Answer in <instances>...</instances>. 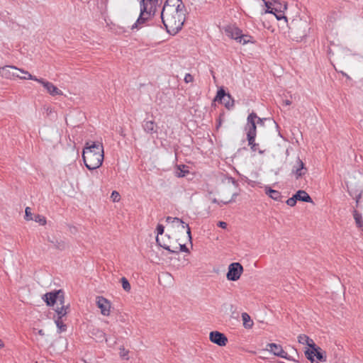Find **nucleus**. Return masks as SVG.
Segmentation results:
<instances>
[{"mask_svg":"<svg viewBox=\"0 0 363 363\" xmlns=\"http://www.w3.org/2000/svg\"><path fill=\"white\" fill-rule=\"evenodd\" d=\"M104 147L99 142H86L82 151V159L86 167L94 170L100 167L104 161Z\"/></svg>","mask_w":363,"mask_h":363,"instance_id":"1","label":"nucleus"},{"mask_svg":"<svg viewBox=\"0 0 363 363\" xmlns=\"http://www.w3.org/2000/svg\"><path fill=\"white\" fill-rule=\"evenodd\" d=\"M186 9L184 4L174 9L171 13L169 18L167 13H161L162 22L166 29V31L172 35H175L182 28L186 19Z\"/></svg>","mask_w":363,"mask_h":363,"instance_id":"2","label":"nucleus"},{"mask_svg":"<svg viewBox=\"0 0 363 363\" xmlns=\"http://www.w3.org/2000/svg\"><path fill=\"white\" fill-rule=\"evenodd\" d=\"M43 300L48 306H54L55 304H64L65 293L62 289L54 290L45 294L43 296Z\"/></svg>","mask_w":363,"mask_h":363,"instance_id":"3","label":"nucleus"},{"mask_svg":"<svg viewBox=\"0 0 363 363\" xmlns=\"http://www.w3.org/2000/svg\"><path fill=\"white\" fill-rule=\"evenodd\" d=\"M304 354L311 363L324 362L327 360L326 352L320 347L313 350H305Z\"/></svg>","mask_w":363,"mask_h":363,"instance_id":"4","label":"nucleus"},{"mask_svg":"<svg viewBox=\"0 0 363 363\" xmlns=\"http://www.w3.org/2000/svg\"><path fill=\"white\" fill-rule=\"evenodd\" d=\"M243 272V267L239 262H233L228 266V271L226 274L227 279L235 281L238 280Z\"/></svg>","mask_w":363,"mask_h":363,"instance_id":"5","label":"nucleus"},{"mask_svg":"<svg viewBox=\"0 0 363 363\" xmlns=\"http://www.w3.org/2000/svg\"><path fill=\"white\" fill-rule=\"evenodd\" d=\"M213 101L223 104L227 108H230L234 104V100L232 99L231 95L229 93H226L223 87H220L218 89Z\"/></svg>","mask_w":363,"mask_h":363,"instance_id":"6","label":"nucleus"},{"mask_svg":"<svg viewBox=\"0 0 363 363\" xmlns=\"http://www.w3.org/2000/svg\"><path fill=\"white\" fill-rule=\"evenodd\" d=\"M155 11H150V9L140 6V13L136 22L132 26L131 29L138 28L140 25L145 23L149 18V17L155 14Z\"/></svg>","mask_w":363,"mask_h":363,"instance_id":"7","label":"nucleus"},{"mask_svg":"<svg viewBox=\"0 0 363 363\" xmlns=\"http://www.w3.org/2000/svg\"><path fill=\"white\" fill-rule=\"evenodd\" d=\"M67 340L66 338L59 337L55 340L50 345V349L55 354H62L66 350L67 347Z\"/></svg>","mask_w":363,"mask_h":363,"instance_id":"8","label":"nucleus"},{"mask_svg":"<svg viewBox=\"0 0 363 363\" xmlns=\"http://www.w3.org/2000/svg\"><path fill=\"white\" fill-rule=\"evenodd\" d=\"M182 4H184L182 0H166L163 5L161 13H167V16L171 18L169 16L171 13H172L177 8L182 6Z\"/></svg>","mask_w":363,"mask_h":363,"instance_id":"9","label":"nucleus"},{"mask_svg":"<svg viewBox=\"0 0 363 363\" xmlns=\"http://www.w3.org/2000/svg\"><path fill=\"white\" fill-rule=\"evenodd\" d=\"M307 172L308 169L306 167L305 164L299 157H298L296 164L294 165L292 168L291 174H294L296 179H298L304 176Z\"/></svg>","mask_w":363,"mask_h":363,"instance_id":"10","label":"nucleus"},{"mask_svg":"<svg viewBox=\"0 0 363 363\" xmlns=\"http://www.w3.org/2000/svg\"><path fill=\"white\" fill-rule=\"evenodd\" d=\"M210 340L220 347L225 346L228 342L227 337L219 331H212L209 334Z\"/></svg>","mask_w":363,"mask_h":363,"instance_id":"11","label":"nucleus"},{"mask_svg":"<svg viewBox=\"0 0 363 363\" xmlns=\"http://www.w3.org/2000/svg\"><path fill=\"white\" fill-rule=\"evenodd\" d=\"M38 82L40 83L50 95L53 96L62 95V91L52 83L45 81L43 78H39Z\"/></svg>","mask_w":363,"mask_h":363,"instance_id":"12","label":"nucleus"},{"mask_svg":"<svg viewBox=\"0 0 363 363\" xmlns=\"http://www.w3.org/2000/svg\"><path fill=\"white\" fill-rule=\"evenodd\" d=\"M169 240H170V236L169 235H164V236L162 237V238H160L159 237H156V242L159 246L167 250L172 254H178L179 251L177 250V248H178L177 247H176L174 250H172L170 248V245L169 244Z\"/></svg>","mask_w":363,"mask_h":363,"instance_id":"13","label":"nucleus"},{"mask_svg":"<svg viewBox=\"0 0 363 363\" xmlns=\"http://www.w3.org/2000/svg\"><path fill=\"white\" fill-rule=\"evenodd\" d=\"M97 306L101 309V313L104 315H108L110 314L111 303L103 296L97 297Z\"/></svg>","mask_w":363,"mask_h":363,"instance_id":"14","label":"nucleus"},{"mask_svg":"<svg viewBox=\"0 0 363 363\" xmlns=\"http://www.w3.org/2000/svg\"><path fill=\"white\" fill-rule=\"evenodd\" d=\"M226 35L238 42L242 30L235 26H227L224 28Z\"/></svg>","mask_w":363,"mask_h":363,"instance_id":"15","label":"nucleus"},{"mask_svg":"<svg viewBox=\"0 0 363 363\" xmlns=\"http://www.w3.org/2000/svg\"><path fill=\"white\" fill-rule=\"evenodd\" d=\"M11 69L17 71L18 68L15 66L10 65L0 67V75L6 79H11L13 77H19V74H15L14 72H11Z\"/></svg>","mask_w":363,"mask_h":363,"instance_id":"16","label":"nucleus"},{"mask_svg":"<svg viewBox=\"0 0 363 363\" xmlns=\"http://www.w3.org/2000/svg\"><path fill=\"white\" fill-rule=\"evenodd\" d=\"M166 221L168 222V223L177 222V223L181 224L182 228H184V229L186 228V233L188 235L189 240L191 243L192 237H191V228L189 226V224L186 223L182 219H180L179 218H172V217H170V216H167V217Z\"/></svg>","mask_w":363,"mask_h":363,"instance_id":"17","label":"nucleus"},{"mask_svg":"<svg viewBox=\"0 0 363 363\" xmlns=\"http://www.w3.org/2000/svg\"><path fill=\"white\" fill-rule=\"evenodd\" d=\"M48 241L49 242L52 243L55 249L61 250V251L65 250L67 247V244L65 242V240H62V239H58L55 237L51 238V237L48 236Z\"/></svg>","mask_w":363,"mask_h":363,"instance_id":"18","label":"nucleus"},{"mask_svg":"<svg viewBox=\"0 0 363 363\" xmlns=\"http://www.w3.org/2000/svg\"><path fill=\"white\" fill-rule=\"evenodd\" d=\"M143 128L147 133L153 134L157 132V126L153 121L145 120L143 123Z\"/></svg>","mask_w":363,"mask_h":363,"instance_id":"19","label":"nucleus"},{"mask_svg":"<svg viewBox=\"0 0 363 363\" xmlns=\"http://www.w3.org/2000/svg\"><path fill=\"white\" fill-rule=\"evenodd\" d=\"M267 350L270 351L274 355L279 357L281 356L284 353V350L281 345L276 344V343H269L267 345Z\"/></svg>","mask_w":363,"mask_h":363,"instance_id":"20","label":"nucleus"},{"mask_svg":"<svg viewBox=\"0 0 363 363\" xmlns=\"http://www.w3.org/2000/svg\"><path fill=\"white\" fill-rule=\"evenodd\" d=\"M297 201L312 203L313 200L309 194L304 190H298L294 194Z\"/></svg>","mask_w":363,"mask_h":363,"instance_id":"21","label":"nucleus"},{"mask_svg":"<svg viewBox=\"0 0 363 363\" xmlns=\"http://www.w3.org/2000/svg\"><path fill=\"white\" fill-rule=\"evenodd\" d=\"M273 1V9L274 13L275 12L277 13H284V11L287 9V3L284 1L281 2L279 0H272Z\"/></svg>","mask_w":363,"mask_h":363,"instance_id":"22","label":"nucleus"},{"mask_svg":"<svg viewBox=\"0 0 363 363\" xmlns=\"http://www.w3.org/2000/svg\"><path fill=\"white\" fill-rule=\"evenodd\" d=\"M91 335L93 338L96 340L97 342H103L104 340L107 341L106 338V334L99 328H94L91 331Z\"/></svg>","mask_w":363,"mask_h":363,"instance_id":"23","label":"nucleus"},{"mask_svg":"<svg viewBox=\"0 0 363 363\" xmlns=\"http://www.w3.org/2000/svg\"><path fill=\"white\" fill-rule=\"evenodd\" d=\"M158 3L159 0H140V5L156 11Z\"/></svg>","mask_w":363,"mask_h":363,"instance_id":"24","label":"nucleus"},{"mask_svg":"<svg viewBox=\"0 0 363 363\" xmlns=\"http://www.w3.org/2000/svg\"><path fill=\"white\" fill-rule=\"evenodd\" d=\"M265 193L267 195H268L270 198L275 201H281L282 196L281 192H279L277 190L272 189L271 187H266L265 188Z\"/></svg>","mask_w":363,"mask_h":363,"instance_id":"25","label":"nucleus"},{"mask_svg":"<svg viewBox=\"0 0 363 363\" xmlns=\"http://www.w3.org/2000/svg\"><path fill=\"white\" fill-rule=\"evenodd\" d=\"M242 319L243 321V326L245 328L250 329L252 328L254 323L248 313H242Z\"/></svg>","mask_w":363,"mask_h":363,"instance_id":"26","label":"nucleus"},{"mask_svg":"<svg viewBox=\"0 0 363 363\" xmlns=\"http://www.w3.org/2000/svg\"><path fill=\"white\" fill-rule=\"evenodd\" d=\"M352 214L355 220L356 225L359 228H363V219L362 214L356 209L353 210Z\"/></svg>","mask_w":363,"mask_h":363,"instance_id":"27","label":"nucleus"},{"mask_svg":"<svg viewBox=\"0 0 363 363\" xmlns=\"http://www.w3.org/2000/svg\"><path fill=\"white\" fill-rule=\"evenodd\" d=\"M17 71L23 74V76L19 75V77H18L21 79H30V80H33V81H36V82H38V80H39V78H37L35 76L32 75L28 71L21 69H18V68Z\"/></svg>","mask_w":363,"mask_h":363,"instance_id":"28","label":"nucleus"},{"mask_svg":"<svg viewBox=\"0 0 363 363\" xmlns=\"http://www.w3.org/2000/svg\"><path fill=\"white\" fill-rule=\"evenodd\" d=\"M188 168H189V167H187L184 164L178 166L177 176L178 177H185L186 175V174H188L189 172Z\"/></svg>","mask_w":363,"mask_h":363,"instance_id":"29","label":"nucleus"},{"mask_svg":"<svg viewBox=\"0 0 363 363\" xmlns=\"http://www.w3.org/2000/svg\"><path fill=\"white\" fill-rule=\"evenodd\" d=\"M252 37L248 34H243L242 32L241 33V35H240V39L238 40V43H242L243 45H245L249 43H253L254 41L252 40Z\"/></svg>","mask_w":363,"mask_h":363,"instance_id":"30","label":"nucleus"},{"mask_svg":"<svg viewBox=\"0 0 363 363\" xmlns=\"http://www.w3.org/2000/svg\"><path fill=\"white\" fill-rule=\"evenodd\" d=\"M55 323L57 325L59 333L67 330V325L63 323L62 319L55 318Z\"/></svg>","mask_w":363,"mask_h":363,"instance_id":"31","label":"nucleus"},{"mask_svg":"<svg viewBox=\"0 0 363 363\" xmlns=\"http://www.w3.org/2000/svg\"><path fill=\"white\" fill-rule=\"evenodd\" d=\"M55 311L57 313L56 318L62 319L67 315L66 309L63 308V307L59 306L58 305L55 308Z\"/></svg>","mask_w":363,"mask_h":363,"instance_id":"32","label":"nucleus"},{"mask_svg":"<svg viewBox=\"0 0 363 363\" xmlns=\"http://www.w3.org/2000/svg\"><path fill=\"white\" fill-rule=\"evenodd\" d=\"M249 128L247 133V136H255L257 135V126L256 123L249 124Z\"/></svg>","mask_w":363,"mask_h":363,"instance_id":"33","label":"nucleus"},{"mask_svg":"<svg viewBox=\"0 0 363 363\" xmlns=\"http://www.w3.org/2000/svg\"><path fill=\"white\" fill-rule=\"evenodd\" d=\"M121 284H122V287L123 289L128 292L130 291V289H131V286H130V284L128 281V280L125 278V277H122L120 280Z\"/></svg>","mask_w":363,"mask_h":363,"instance_id":"34","label":"nucleus"},{"mask_svg":"<svg viewBox=\"0 0 363 363\" xmlns=\"http://www.w3.org/2000/svg\"><path fill=\"white\" fill-rule=\"evenodd\" d=\"M33 220L41 225H45L46 224L45 217L40 214L35 215Z\"/></svg>","mask_w":363,"mask_h":363,"instance_id":"35","label":"nucleus"},{"mask_svg":"<svg viewBox=\"0 0 363 363\" xmlns=\"http://www.w3.org/2000/svg\"><path fill=\"white\" fill-rule=\"evenodd\" d=\"M309 337L305 334H301L298 336V342L302 345H306L308 342Z\"/></svg>","mask_w":363,"mask_h":363,"instance_id":"36","label":"nucleus"},{"mask_svg":"<svg viewBox=\"0 0 363 363\" xmlns=\"http://www.w3.org/2000/svg\"><path fill=\"white\" fill-rule=\"evenodd\" d=\"M257 116L255 113L252 112L247 116V125L256 123Z\"/></svg>","mask_w":363,"mask_h":363,"instance_id":"37","label":"nucleus"},{"mask_svg":"<svg viewBox=\"0 0 363 363\" xmlns=\"http://www.w3.org/2000/svg\"><path fill=\"white\" fill-rule=\"evenodd\" d=\"M308 347L306 348V350H313V349L318 348L319 346H318L312 340L311 338H309L308 342L306 343Z\"/></svg>","mask_w":363,"mask_h":363,"instance_id":"38","label":"nucleus"},{"mask_svg":"<svg viewBox=\"0 0 363 363\" xmlns=\"http://www.w3.org/2000/svg\"><path fill=\"white\" fill-rule=\"evenodd\" d=\"M25 219L26 220H33V218L32 217L31 209L29 207H26V210H25Z\"/></svg>","mask_w":363,"mask_h":363,"instance_id":"39","label":"nucleus"},{"mask_svg":"<svg viewBox=\"0 0 363 363\" xmlns=\"http://www.w3.org/2000/svg\"><path fill=\"white\" fill-rule=\"evenodd\" d=\"M128 353H129L128 350H126L123 347L120 348L119 354L122 358L128 359V358H129Z\"/></svg>","mask_w":363,"mask_h":363,"instance_id":"40","label":"nucleus"},{"mask_svg":"<svg viewBox=\"0 0 363 363\" xmlns=\"http://www.w3.org/2000/svg\"><path fill=\"white\" fill-rule=\"evenodd\" d=\"M111 199L113 202H118L121 199V196L118 191H113L111 195Z\"/></svg>","mask_w":363,"mask_h":363,"instance_id":"41","label":"nucleus"},{"mask_svg":"<svg viewBox=\"0 0 363 363\" xmlns=\"http://www.w3.org/2000/svg\"><path fill=\"white\" fill-rule=\"evenodd\" d=\"M265 6L267 7L266 12L269 13H274L273 3L264 1Z\"/></svg>","mask_w":363,"mask_h":363,"instance_id":"42","label":"nucleus"},{"mask_svg":"<svg viewBox=\"0 0 363 363\" xmlns=\"http://www.w3.org/2000/svg\"><path fill=\"white\" fill-rule=\"evenodd\" d=\"M156 231H157V237H159V235H162L164 234V227L163 225L162 224H157V228H156Z\"/></svg>","mask_w":363,"mask_h":363,"instance_id":"43","label":"nucleus"},{"mask_svg":"<svg viewBox=\"0 0 363 363\" xmlns=\"http://www.w3.org/2000/svg\"><path fill=\"white\" fill-rule=\"evenodd\" d=\"M297 200L295 196L293 195L292 197L288 199L286 201V204L289 206H294L296 204Z\"/></svg>","mask_w":363,"mask_h":363,"instance_id":"44","label":"nucleus"},{"mask_svg":"<svg viewBox=\"0 0 363 363\" xmlns=\"http://www.w3.org/2000/svg\"><path fill=\"white\" fill-rule=\"evenodd\" d=\"M252 152L258 151L260 155H263L265 152V150H262L259 149V144H253L252 147H250Z\"/></svg>","mask_w":363,"mask_h":363,"instance_id":"45","label":"nucleus"},{"mask_svg":"<svg viewBox=\"0 0 363 363\" xmlns=\"http://www.w3.org/2000/svg\"><path fill=\"white\" fill-rule=\"evenodd\" d=\"M184 80L186 83L192 82L194 81V77L191 74L187 73L185 74Z\"/></svg>","mask_w":363,"mask_h":363,"instance_id":"46","label":"nucleus"},{"mask_svg":"<svg viewBox=\"0 0 363 363\" xmlns=\"http://www.w3.org/2000/svg\"><path fill=\"white\" fill-rule=\"evenodd\" d=\"M274 14L275 15L277 20L284 19L286 21H287V18L284 15V13L275 12Z\"/></svg>","mask_w":363,"mask_h":363,"instance_id":"47","label":"nucleus"},{"mask_svg":"<svg viewBox=\"0 0 363 363\" xmlns=\"http://www.w3.org/2000/svg\"><path fill=\"white\" fill-rule=\"evenodd\" d=\"M255 136H247V140L248 141V145L252 147L253 144H256L255 143Z\"/></svg>","mask_w":363,"mask_h":363,"instance_id":"48","label":"nucleus"},{"mask_svg":"<svg viewBox=\"0 0 363 363\" xmlns=\"http://www.w3.org/2000/svg\"><path fill=\"white\" fill-rule=\"evenodd\" d=\"M238 196V193H234L232 195V197L230 200L226 201L225 202H223V204H228L230 203H233L235 201V198Z\"/></svg>","mask_w":363,"mask_h":363,"instance_id":"49","label":"nucleus"},{"mask_svg":"<svg viewBox=\"0 0 363 363\" xmlns=\"http://www.w3.org/2000/svg\"><path fill=\"white\" fill-rule=\"evenodd\" d=\"M179 252H189V248L186 247L185 244H179Z\"/></svg>","mask_w":363,"mask_h":363,"instance_id":"50","label":"nucleus"},{"mask_svg":"<svg viewBox=\"0 0 363 363\" xmlns=\"http://www.w3.org/2000/svg\"><path fill=\"white\" fill-rule=\"evenodd\" d=\"M362 191H361L359 194H358L356 197H355V200H356V208H358L359 206V201H360V199L362 198Z\"/></svg>","mask_w":363,"mask_h":363,"instance_id":"51","label":"nucleus"},{"mask_svg":"<svg viewBox=\"0 0 363 363\" xmlns=\"http://www.w3.org/2000/svg\"><path fill=\"white\" fill-rule=\"evenodd\" d=\"M228 182H230L232 183L234 186H235L236 187L238 186V182L237 180H235L233 177H228Z\"/></svg>","mask_w":363,"mask_h":363,"instance_id":"52","label":"nucleus"},{"mask_svg":"<svg viewBox=\"0 0 363 363\" xmlns=\"http://www.w3.org/2000/svg\"><path fill=\"white\" fill-rule=\"evenodd\" d=\"M217 225L221 228H227V223L224 221H218L217 223Z\"/></svg>","mask_w":363,"mask_h":363,"instance_id":"53","label":"nucleus"},{"mask_svg":"<svg viewBox=\"0 0 363 363\" xmlns=\"http://www.w3.org/2000/svg\"><path fill=\"white\" fill-rule=\"evenodd\" d=\"M61 306V307H63V308H65L66 309V311H67V314L70 311V305L69 304H67V305H65L64 304H60Z\"/></svg>","mask_w":363,"mask_h":363,"instance_id":"54","label":"nucleus"},{"mask_svg":"<svg viewBox=\"0 0 363 363\" xmlns=\"http://www.w3.org/2000/svg\"><path fill=\"white\" fill-rule=\"evenodd\" d=\"M279 357H281V358H284V359H288V360L290 359L288 353L286 352H285V351H284L283 354L281 356H279Z\"/></svg>","mask_w":363,"mask_h":363,"instance_id":"55","label":"nucleus"},{"mask_svg":"<svg viewBox=\"0 0 363 363\" xmlns=\"http://www.w3.org/2000/svg\"><path fill=\"white\" fill-rule=\"evenodd\" d=\"M222 120L220 118V116L217 120V124H216V128L218 129L219 127L221 125Z\"/></svg>","mask_w":363,"mask_h":363,"instance_id":"56","label":"nucleus"},{"mask_svg":"<svg viewBox=\"0 0 363 363\" xmlns=\"http://www.w3.org/2000/svg\"><path fill=\"white\" fill-rule=\"evenodd\" d=\"M257 123L264 124V121L266 120V118H261L257 116Z\"/></svg>","mask_w":363,"mask_h":363,"instance_id":"57","label":"nucleus"},{"mask_svg":"<svg viewBox=\"0 0 363 363\" xmlns=\"http://www.w3.org/2000/svg\"><path fill=\"white\" fill-rule=\"evenodd\" d=\"M38 335H40V336H44L45 335V333L43 331V330L40 329L38 330Z\"/></svg>","mask_w":363,"mask_h":363,"instance_id":"58","label":"nucleus"},{"mask_svg":"<svg viewBox=\"0 0 363 363\" xmlns=\"http://www.w3.org/2000/svg\"><path fill=\"white\" fill-rule=\"evenodd\" d=\"M212 202H213V203L220 204V201H219L218 199H216V198H214V199H212Z\"/></svg>","mask_w":363,"mask_h":363,"instance_id":"59","label":"nucleus"},{"mask_svg":"<svg viewBox=\"0 0 363 363\" xmlns=\"http://www.w3.org/2000/svg\"><path fill=\"white\" fill-rule=\"evenodd\" d=\"M343 76H345L347 79H350V77H349V75H347L345 72H341Z\"/></svg>","mask_w":363,"mask_h":363,"instance_id":"60","label":"nucleus"},{"mask_svg":"<svg viewBox=\"0 0 363 363\" xmlns=\"http://www.w3.org/2000/svg\"><path fill=\"white\" fill-rule=\"evenodd\" d=\"M284 103H285V104H286V105H290V104H291V101H289V100H286V101H284Z\"/></svg>","mask_w":363,"mask_h":363,"instance_id":"61","label":"nucleus"},{"mask_svg":"<svg viewBox=\"0 0 363 363\" xmlns=\"http://www.w3.org/2000/svg\"><path fill=\"white\" fill-rule=\"evenodd\" d=\"M4 347L3 341L0 339V348Z\"/></svg>","mask_w":363,"mask_h":363,"instance_id":"62","label":"nucleus"},{"mask_svg":"<svg viewBox=\"0 0 363 363\" xmlns=\"http://www.w3.org/2000/svg\"><path fill=\"white\" fill-rule=\"evenodd\" d=\"M223 202H224V201H220V204H219V205L221 206H222V204H223Z\"/></svg>","mask_w":363,"mask_h":363,"instance_id":"63","label":"nucleus"},{"mask_svg":"<svg viewBox=\"0 0 363 363\" xmlns=\"http://www.w3.org/2000/svg\"><path fill=\"white\" fill-rule=\"evenodd\" d=\"M279 135L281 138H283L282 135L280 133V132L279 133Z\"/></svg>","mask_w":363,"mask_h":363,"instance_id":"64","label":"nucleus"}]
</instances>
